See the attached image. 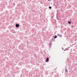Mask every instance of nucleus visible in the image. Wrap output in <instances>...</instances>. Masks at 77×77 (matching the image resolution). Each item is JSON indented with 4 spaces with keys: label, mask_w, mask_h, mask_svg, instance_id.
Listing matches in <instances>:
<instances>
[{
    "label": "nucleus",
    "mask_w": 77,
    "mask_h": 77,
    "mask_svg": "<svg viewBox=\"0 0 77 77\" xmlns=\"http://www.w3.org/2000/svg\"><path fill=\"white\" fill-rule=\"evenodd\" d=\"M16 27H20V25L19 24H16Z\"/></svg>",
    "instance_id": "f257e3e1"
},
{
    "label": "nucleus",
    "mask_w": 77,
    "mask_h": 77,
    "mask_svg": "<svg viewBox=\"0 0 77 77\" xmlns=\"http://www.w3.org/2000/svg\"><path fill=\"white\" fill-rule=\"evenodd\" d=\"M49 60V58L48 57H47L46 60V62H47Z\"/></svg>",
    "instance_id": "f03ea898"
},
{
    "label": "nucleus",
    "mask_w": 77,
    "mask_h": 77,
    "mask_svg": "<svg viewBox=\"0 0 77 77\" xmlns=\"http://www.w3.org/2000/svg\"><path fill=\"white\" fill-rule=\"evenodd\" d=\"M65 72H68V70L66 69H65Z\"/></svg>",
    "instance_id": "7ed1b4c3"
},
{
    "label": "nucleus",
    "mask_w": 77,
    "mask_h": 77,
    "mask_svg": "<svg viewBox=\"0 0 77 77\" xmlns=\"http://www.w3.org/2000/svg\"><path fill=\"white\" fill-rule=\"evenodd\" d=\"M68 23H69V24H71V22L70 21H69L68 22Z\"/></svg>",
    "instance_id": "20e7f679"
},
{
    "label": "nucleus",
    "mask_w": 77,
    "mask_h": 77,
    "mask_svg": "<svg viewBox=\"0 0 77 77\" xmlns=\"http://www.w3.org/2000/svg\"><path fill=\"white\" fill-rule=\"evenodd\" d=\"M49 8L50 9H51V7H49Z\"/></svg>",
    "instance_id": "39448f33"
},
{
    "label": "nucleus",
    "mask_w": 77,
    "mask_h": 77,
    "mask_svg": "<svg viewBox=\"0 0 77 77\" xmlns=\"http://www.w3.org/2000/svg\"><path fill=\"white\" fill-rule=\"evenodd\" d=\"M54 39H56V38H57V36H55L54 37Z\"/></svg>",
    "instance_id": "423d86ee"
},
{
    "label": "nucleus",
    "mask_w": 77,
    "mask_h": 77,
    "mask_svg": "<svg viewBox=\"0 0 77 77\" xmlns=\"http://www.w3.org/2000/svg\"><path fill=\"white\" fill-rule=\"evenodd\" d=\"M48 0V1H50V0Z\"/></svg>",
    "instance_id": "0eeeda50"
},
{
    "label": "nucleus",
    "mask_w": 77,
    "mask_h": 77,
    "mask_svg": "<svg viewBox=\"0 0 77 77\" xmlns=\"http://www.w3.org/2000/svg\"><path fill=\"white\" fill-rule=\"evenodd\" d=\"M61 37H62V35H61Z\"/></svg>",
    "instance_id": "6e6552de"
}]
</instances>
